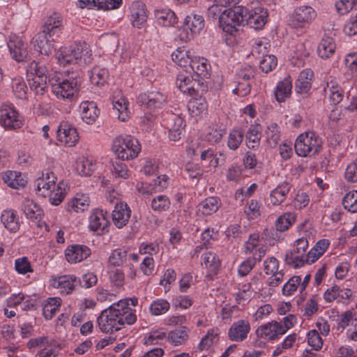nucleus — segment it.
Masks as SVG:
<instances>
[{
  "mask_svg": "<svg viewBox=\"0 0 357 357\" xmlns=\"http://www.w3.org/2000/svg\"><path fill=\"white\" fill-rule=\"evenodd\" d=\"M23 118L11 105H3L0 108V125L6 130H17L23 125Z\"/></svg>",
  "mask_w": 357,
  "mask_h": 357,
  "instance_id": "9",
  "label": "nucleus"
},
{
  "mask_svg": "<svg viewBox=\"0 0 357 357\" xmlns=\"http://www.w3.org/2000/svg\"><path fill=\"white\" fill-rule=\"evenodd\" d=\"M8 47L12 57L17 62L24 61L28 56L26 44L18 37L14 36L10 38Z\"/></svg>",
  "mask_w": 357,
  "mask_h": 357,
  "instance_id": "21",
  "label": "nucleus"
},
{
  "mask_svg": "<svg viewBox=\"0 0 357 357\" xmlns=\"http://www.w3.org/2000/svg\"><path fill=\"white\" fill-rule=\"evenodd\" d=\"M301 281V276L294 275L284 284L282 294L285 296H291L298 288Z\"/></svg>",
  "mask_w": 357,
  "mask_h": 357,
  "instance_id": "59",
  "label": "nucleus"
},
{
  "mask_svg": "<svg viewBox=\"0 0 357 357\" xmlns=\"http://www.w3.org/2000/svg\"><path fill=\"white\" fill-rule=\"evenodd\" d=\"M63 29V17L58 13H53L46 20L42 31L49 34V37L58 38Z\"/></svg>",
  "mask_w": 357,
  "mask_h": 357,
  "instance_id": "20",
  "label": "nucleus"
},
{
  "mask_svg": "<svg viewBox=\"0 0 357 357\" xmlns=\"http://www.w3.org/2000/svg\"><path fill=\"white\" fill-rule=\"evenodd\" d=\"M245 13L246 8L243 6L225 10L218 17L220 27L224 32L235 36L239 31V27L243 26V16H246Z\"/></svg>",
  "mask_w": 357,
  "mask_h": 357,
  "instance_id": "2",
  "label": "nucleus"
},
{
  "mask_svg": "<svg viewBox=\"0 0 357 357\" xmlns=\"http://www.w3.org/2000/svg\"><path fill=\"white\" fill-rule=\"evenodd\" d=\"M278 64L277 58L274 55H266L259 63L260 69L265 73L272 71Z\"/></svg>",
  "mask_w": 357,
  "mask_h": 357,
  "instance_id": "62",
  "label": "nucleus"
},
{
  "mask_svg": "<svg viewBox=\"0 0 357 357\" xmlns=\"http://www.w3.org/2000/svg\"><path fill=\"white\" fill-rule=\"evenodd\" d=\"M207 108V101L203 98H196L190 101L188 105L189 110L196 116L206 113Z\"/></svg>",
  "mask_w": 357,
  "mask_h": 357,
  "instance_id": "53",
  "label": "nucleus"
},
{
  "mask_svg": "<svg viewBox=\"0 0 357 357\" xmlns=\"http://www.w3.org/2000/svg\"><path fill=\"white\" fill-rule=\"evenodd\" d=\"M89 47L86 43H75L69 47H64L56 53V58L61 65L75 64L84 59V63L90 61Z\"/></svg>",
  "mask_w": 357,
  "mask_h": 357,
  "instance_id": "3",
  "label": "nucleus"
},
{
  "mask_svg": "<svg viewBox=\"0 0 357 357\" xmlns=\"http://www.w3.org/2000/svg\"><path fill=\"white\" fill-rule=\"evenodd\" d=\"M128 105V101L123 98L113 102L114 113L121 121H126L129 118Z\"/></svg>",
  "mask_w": 357,
  "mask_h": 357,
  "instance_id": "44",
  "label": "nucleus"
},
{
  "mask_svg": "<svg viewBox=\"0 0 357 357\" xmlns=\"http://www.w3.org/2000/svg\"><path fill=\"white\" fill-rule=\"evenodd\" d=\"M313 77V72L310 69L303 70L298 77L295 84L296 92L306 96L312 88L311 80Z\"/></svg>",
  "mask_w": 357,
  "mask_h": 357,
  "instance_id": "26",
  "label": "nucleus"
},
{
  "mask_svg": "<svg viewBox=\"0 0 357 357\" xmlns=\"http://www.w3.org/2000/svg\"><path fill=\"white\" fill-rule=\"evenodd\" d=\"M61 299L59 298H49L43 305V315L46 319H51L59 310Z\"/></svg>",
  "mask_w": 357,
  "mask_h": 357,
  "instance_id": "45",
  "label": "nucleus"
},
{
  "mask_svg": "<svg viewBox=\"0 0 357 357\" xmlns=\"http://www.w3.org/2000/svg\"><path fill=\"white\" fill-rule=\"evenodd\" d=\"M30 89L36 94L43 95L47 86V77H28Z\"/></svg>",
  "mask_w": 357,
  "mask_h": 357,
  "instance_id": "52",
  "label": "nucleus"
},
{
  "mask_svg": "<svg viewBox=\"0 0 357 357\" xmlns=\"http://www.w3.org/2000/svg\"><path fill=\"white\" fill-rule=\"evenodd\" d=\"M188 329L185 326L172 331L168 334V340L178 346L184 343L188 338Z\"/></svg>",
  "mask_w": 357,
  "mask_h": 357,
  "instance_id": "47",
  "label": "nucleus"
},
{
  "mask_svg": "<svg viewBox=\"0 0 357 357\" xmlns=\"http://www.w3.org/2000/svg\"><path fill=\"white\" fill-rule=\"evenodd\" d=\"M56 177L52 172L47 171L43 173L42 177H39L35 181L36 191L38 195L45 197L52 189L55 187Z\"/></svg>",
  "mask_w": 357,
  "mask_h": 357,
  "instance_id": "16",
  "label": "nucleus"
},
{
  "mask_svg": "<svg viewBox=\"0 0 357 357\" xmlns=\"http://www.w3.org/2000/svg\"><path fill=\"white\" fill-rule=\"evenodd\" d=\"M291 189V185L288 182H282L273 190L269 196L270 203L273 206L281 205L287 198Z\"/></svg>",
  "mask_w": 357,
  "mask_h": 357,
  "instance_id": "28",
  "label": "nucleus"
},
{
  "mask_svg": "<svg viewBox=\"0 0 357 357\" xmlns=\"http://www.w3.org/2000/svg\"><path fill=\"white\" fill-rule=\"evenodd\" d=\"M171 205L169 197L166 195H160L154 197L151 201V208L155 211H166Z\"/></svg>",
  "mask_w": 357,
  "mask_h": 357,
  "instance_id": "51",
  "label": "nucleus"
},
{
  "mask_svg": "<svg viewBox=\"0 0 357 357\" xmlns=\"http://www.w3.org/2000/svg\"><path fill=\"white\" fill-rule=\"evenodd\" d=\"M109 77V72L107 68L100 66L93 68L90 75V82L96 86H102Z\"/></svg>",
  "mask_w": 357,
  "mask_h": 357,
  "instance_id": "43",
  "label": "nucleus"
},
{
  "mask_svg": "<svg viewBox=\"0 0 357 357\" xmlns=\"http://www.w3.org/2000/svg\"><path fill=\"white\" fill-rule=\"evenodd\" d=\"M68 189V186L66 183L63 181L59 182L56 188L52 189L47 195L50 203L54 206L59 205L63 200Z\"/></svg>",
  "mask_w": 357,
  "mask_h": 357,
  "instance_id": "37",
  "label": "nucleus"
},
{
  "mask_svg": "<svg viewBox=\"0 0 357 357\" xmlns=\"http://www.w3.org/2000/svg\"><path fill=\"white\" fill-rule=\"evenodd\" d=\"M80 84V77L65 79L60 84H54L52 92L58 98L71 100L77 96Z\"/></svg>",
  "mask_w": 357,
  "mask_h": 357,
  "instance_id": "8",
  "label": "nucleus"
},
{
  "mask_svg": "<svg viewBox=\"0 0 357 357\" xmlns=\"http://www.w3.org/2000/svg\"><path fill=\"white\" fill-rule=\"evenodd\" d=\"M266 142L271 148H275L280 140L281 131L278 125L271 123L265 130Z\"/></svg>",
  "mask_w": 357,
  "mask_h": 357,
  "instance_id": "39",
  "label": "nucleus"
},
{
  "mask_svg": "<svg viewBox=\"0 0 357 357\" xmlns=\"http://www.w3.org/2000/svg\"><path fill=\"white\" fill-rule=\"evenodd\" d=\"M106 213L103 210L98 208L93 210L89 217V228L93 231L97 232L98 235L107 232V227L109 222L106 218Z\"/></svg>",
  "mask_w": 357,
  "mask_h": 357,
  "instance_id": "15",
  "label": "nucleus"
},
{
  "mask_svg": "<svg viewBox=\"0 0 357 357\" xmlns=\"http://www.w3.org/2000/svg\"><path fill=\"white\" fill-rule=\"evenodd\" d=\"M79 3L82 8L96 7L98 9L107 10L119 8L122 0H79Z\"/></svg>",
  "mask_w": 357,
  "mask_h": 357,
  "instance_id": "25",
  "label": "nucleus"
},
{
  "mask_svg": "<svg viewBox=\"0 0 357 357\" xmlns=\"http://www.w3.org/2000/svg\"><path fill=\"white\" fill-rule=\"evenodd\" d=\"M244 137V132L241 128H235L230 131L227 146L231 150H236L242 143Z\"/></svg>",
  "mask_w": 357,
  "mask_h": 357,
  "instance_id": "48",
  "label": "nucleus"
},
{
  "mask_svg": "<svg viewBox=\"0 0 357 357\" xmlns=\"http://www.w3.org/2000/svg\"><path fill=\"white\" fill-rule=\"evenodd\" d=\"M167 101V96L159 91H150L140 93L137 99L139 105L148 109L161 108Z\"/></svg>",
  "mask_w": 357,
  "mask_h": 357,
  "instance_id": "10",
  "label": "nucleus"
},
{
  "mask_svg": "<svg viewBox=\"0 0 357 357\" xmlns=\"http://www.w3.org/2000/svg\"><path fill=\"white\" fill-rule=\"evenodd\" d=\"M48 69L43 61H32L26 66L27 77H47Z\"/></svg>",
  "mask_w": 357,
  "mask_h": 357,
  "instance_id": "36",
  "label": "nucleus"
},
{
  "mask_svg": "<svg viewBox=\"0 0 357 357\" xmlns=\"http://www.w3.org/2000/svg\"><path fill=\"white\" fill-rule=\"evenodd\" d=\"M345 209L351 213L357 212V191H351L345 195L342 199Z\"/></svg>",
  "mask_w": 357,
  "mask_h": 357,
  "instance_id": "60",
  "label": "nucleus"
},
{
  "mask_svg": "<svg viewBox=\"0 0 357 357\" xmlns=\"http://www.w3.org/2000/svg\"><path fill=\"white\" fill-rule=\"evenodd\" d=\"M202 265L208 268L211 274H216L220 267L221 262L215 253L208 252L203 255Z\"/></svg>",
  "mask_w": 357,
  "mask_h": 357,
  "instance_id": "41",
  "label": "nucleus"
},
{
  "mask_svg": "<svg viewBox=\"0 0 357 357\" xmlns=\"http://www.w3.org/2000/svg\"><path fill=\"white\" fill-rule=\"evenodd\" d=\"M57 38L49 37V34L43 31L38 33L32 39L34 50L40 54L49 56L54 51V42Z\"/></svg>",
  "mask_w": 357,
  "mask_h": 357,
  "instance_id": "13",
  "label": "nucleus"
},
{
  "mask_svg": "<svg viewBox=\"0 0 357 357\" xmlns=\"http://www.w3.org/2000/svg\"><path fill=\"white\" fill-rule=\"evenodd\" d=\"M260 130L257 126H252L249 128L246 134L248 141L247 146L249 149H255L258 147L260 141Z\"/></svg>",
  "mask_w": 357,
  "mask_h": 357,
  "instance_id": "56",
  "label": "nucleus"
},
{
  "mask_svg": "<svg viewBox=\"0 0 357 357\" xmlns=\"http://www.w3.org/2000/svg\"><path fill=\"white\" fill-rule=\"evenodd\" d=\"M130 214L131 210L127 204L116 202L112 214L114 225L119 229L123 228L128 224Z\"/></svg>",
  "mask_w": 357,
  "mask_h": 357,
  "instance_id": "19",
  "label": "nucleus"
},
{
  "mask_svg": "<svg viewBox=\"0 0 357 357\" xmlns=\"http://www.w3.org/2000/svg\"><path fill=\"white\" fill-rule=\"evenodd\" d=\"M190 66L192 70L199 77H208V60L204 57H195L190 61Z\"/></svg>",
  "mask_w": 357,
  "mask_h": 357,
  "instance_id": "38",
  "label": "nucleus"
},
{
  "mask_svg": "<svg viewBox=\"0 0 357 357\" xmlns=\"http://www.w3.org/2000/svg\"><path fill=\"white\" fill-rule=\"evenodd\" d=\"M1 220L5 227L13 232H16L20 228L17 213L14 210H6L3 212Z\"/></svg>",
  "mask_w": 357,
  "mask_h": 357,
  "instance_id": "34",
  "label": "nucleus"
},
{
  "mask_svg": "<svg viewBox=\"0 0 357 357\" xmlns=\"http://www.w3.org/2000/svg\"><path fill=\"white\" fill-rule=\"evenodd\" d=\"M130 13L132 25L140 29L147 20L145 5L141 1L134 2L131 6Z\"/></svg>",
  "mask_w": 357,
  "mask_h": 357,
  "instance_id": "27",
  "label": "nucleus"
},
{
  "mask_svg": "<svg viewBox=\"0 0 357 357\" xmlns=\"http://www.w3.org/2000/svg\"><path fill=\"white\" fill-rule=\"evenodd\" d=\"M279 322L273 321L266 324L261 326L257 330L258 336L266 337L270 340H275L279 335H282L279 331Z\"/></svg>",
  "mask_w": 357,
  "mask_h": 357,
  "instance_id": "33",
  "label": "nucleus"
},
{
  "mask_svg": "<svg viewBox=\"0 0 357 357\" xmlns=\"http://www.w3.org/2000/svg\"><path fill=\"white\" fill-rule=\"evenodd\" d=\"M329 91V98L333 105L340 103L344 97V91L337 84L333 83H327L325 91Z\"/></svg>",
  "mask_w": 357,
  "mask_h": 357,
  "instance_id": "49",
  "label": "nucleus"
},
{
  "mask_svg": "<svg viewBox=\"0 0 357 357\" xmlns=\"http://www.w3.org/2000/svg\"><path fill=\"white\" fill-rule=\"evenodd\" d=\"M128 252L126 250H115L112 252L109 258V263L114 266H119L126 261Z\"/></svg>",
  "mask_w": 357,
  "mask_h": 357,
  "instance_id": "63",
  "label": "nucleus"
},
{
  "mask_svg": "<svg viewBox=\"0 0 357 357\" xmlns=\"http://www.w3.org/2000/svg\"><path fill=\"white\" fill-rule=\"evenodd\" d=\"M164 123L169 131H183L185 126L183 118L174 114H169Z\"/></svg>",
  "mask_w": 357,
  "mask_h": 357,
  "instance_id": "46",
  "label": "nucleus"
},
{
  "mask_svg": "<svg viewBox=\"0 0 357 357\" xmlns=\"http://www.w3.org/2000/svg\"><path fill=\"white\" fill-rule=\"evenodd\" d=\"M90 200L88 196L82 195L80 197L73 199L67 203L66 208L68 211H75L77 213L86 210L89 206Z\"/></svg>",
  "mask_w": 357,
  "mask_h": 357,
  "instance_id": "42",
  "label": "nucleus"
},
{
  "mask_svg": "<svg viewBox=\"0 0 357 357\" xmlns=\"http://www.w3.org/2000/svg\"><path fill=\"white\" fill-rule=\"evenodd\" d=\"M176 84L179 90L184 93L194 95L198 93L199 82L187 72H181L177 75Z\"/></svg>",
  "mask_w": 357,
  "mask_h": 357,
  "instance_id": "17",
  "label": "nucleus"
},
{
  "mask_svg": "<svg viewBox=\"0 0 357 357\" xmlns=\"http://www.w3.org/2000/svg\"><path fill=\"white\" fill-rule=\"evenodd\" d=\"M321 139L314 132L301 134L296 139L294 149L298 155L312 156L317 153L321 146Z\"/></svg>",
  "mask_w": 357,
  "mask_h": 357,
  "instance_id": "5",
  "label": "nucleus"
},
{
  "mask_svg": "<svg viewBox=\"0 0 357 357\" xmlns=\"http://www.w3.org/2000/svg\"><path fill=\"white\" fill-rule=\"evenodd\" d=\"M316 16V11L312 7L301 6L294 10L289 24L294 28L303 27L314 20Z\"/></svg>",
  "mask_w": 357,
  "mask_h": 357,
  "instance_id": "11",
  "label": "nucleus"
},
{
  "mask_svg": "<svg viewBox=\"0 0 357 357\" xmlns=\"http://www.w3.org/2000/svg\"><path fill=\"white\" fill-rule=\"evenodd\" d=\"M2 179L9 187L19 189L26 185V177L20 172L8 171L2 176Z\"/></svg>",
  "mask_w": 357,
  "mask_h": 357,
  "instance_id": "30",
  "label": "nucleus"
},
{
  "mask_svg": "<svg viewBox=\"0 0 357 357\" xmlns=\"http://www.w3.org/2000/svg\"><path fill=\"white\" fill-rule=\"evenodd\" d=\"M220 206V202L216 197H210L202 201L198 206L199 211L205 215L216 212Z\"/></svg>",
  "mask_w": 357,
  "mask_h": 357,
  "instance_id": "40",
  "label": "nucleus"
},
{
  "mask_svg": "<svg viewBox=\"0 0 357 357\" xmlns=\"http://www.w3.org/2000/svg\"><path fill=\"white\" fill-rule=\"evenodd\" d=\"M292 82L290 77H285L279 82L275 90V97L278 102H284L291 95Z\"/></svg>",
  "mask_w": 357,
  "mask_h": 357,
  "instance_id": "32",
  "label": "nucleus"
},
{
  "mask_svg": "<svg viewBox=\"0 0 357 357\" xmlns=\"http://www.w3.org/2000/svg\"><path fill=\"white\" fill-rule=\"evenodd\" d=\"M155 17L158 24L164 26H173L177 22L175 13L167 8L156 10Z\"/></svg>",
  "mask_w": 357,
  "mask_h": 357,
  "instance_id": "35",
  "label": "nucleus"
},
{
  "mask_svg": "<svg viewBox=\"0 0 357 357\" xmlns=\"http://www.w3.org/2000/svg\"><path fill=\"white\" fill-rule=\"evenodd\" d=\"M91 250L84 245L68 246L65 251L66 260L70 264L80 262L91 255Z\"/></svg>",
  "mask_w": 357,
  "mask_h": 357,
  "instance_id": "18",
  "label": "nucleus"
},
{
  "mask_svg": "<svg viewBox=\"0 0 357 357\" xmlns=\"http://www.w3.org/2000/svg\"><path fill=\"white\" fill-rule=\"evenodd\" d=\"M112 172L118 177L126 178L128 176L126 165L122 161L121 158H116L112 160Z\"/></svg>",
  "mask_w": 357,
  "mask_h": 357,
  "instance_id": "58",
  "label": "nucleus"
},
{
  "mask_svg": "<svg viewBox=\"0 0 357 357\" xmlns=\"http://www.w3.org/2000/svg\"><path fill=\"white\" fill-rule=\"evenodd\" d=\"M246 16H243V26L248 25L255 30L261 29L267 22L268 16L266 9L261 7L251 10L246 8Z\"/></svg>",
  "mask_w": 357,
  "mask_h": 357,
  "instance_id": "12",
  "label": "nucleus"
},
{
  "mask_svg": "<svg viewBox=\"0 0 357 357\" xmlns=\"http://www.w3.org/2000/svg\"><path fill=\"white\" fill-rule=\"evenodd\" d=\"M78 284L77 278L74 275H62L54 280L53 285L61 289L62 293L70 294Z\"/></svg>",
  "mask_w": 357,
  "mask_h": 357,
  "instance_id": "31",
  "label": "nucleus"
},
{
  "mask_svg": "<svg viewBox=\"0 0 357 357\" xmlns=\"http://www.w3.org/2000/svg\"><path fill=\"white\" fill-rule=\"evenodd\" d=\"M204 27V20L202 16L193 15L187 16L183 26L178 30V36L183 41L193 38L195 34L199 33Z\"/></svg>",
  "mask_w": 357,
  "mask_h": 357,
  "instance_id": "7",
  "label": "nucleus"
},
{
  "mask_svg": "<svg viewBox=\"0 0 357 357\" xmlns=\"http://www.w3.org/2000/svg\"><path fill=\"white\" fill-rule=\"evenodd\" d=\"M21 208L26 217L31 221L38 223L42 220L43 211L33 200L25 199L22 202Z\"/></svg>",
  "mask_w": 357,
  "mask_h": 357,
  "instance_id": "24",
  "label": "nucleus"
},
{
  "mask_svg": "<svg viewBox=\"0 0 357 357\" xmlns=\"http://www.w3.org/2000/svg\"><path fill=\"white\" fill-rule=\"evenodd\" d=\"M137 321L135 310L129 307L127 300H121L102 311L97 319L100 330L112 333L121 330L125 324L132 325Z\"/></svg>",
  "mask_w": 357,
  "mask_h": 357,
  "instance_id": "1",
  "label": "nucleus"
},
{
  "mask_svg": "<svg viewBox=\"0 0 357 357\" xmlns=\"http://www.w3.org/2000/svg\"><path fill=\"white\" fill-rule=\"evenodd\" d=\"M58 140L65 146L71 147L79 140L77 129L68 121H62L57 130Z\"/></svg>",
  "mask_w": 357,
  "mask_h": 357,
  "instance_id": "14",
  "label": "nucleus"
},
{
  "mask_svg": "<svg viewBox=\"0 0 357 357\" xmlns=\"http://www.w3.org/2000/svg\"><path fill=\"white\" fill-rule=\"evenodd\" d=\"M250 330L248 321L241 319L234 323L228 332L229 339L235 342H242L248 335Z\"/></svg>",
  "mask_w": 357,
  "mask_h": 357,
  "instance_id": "22",
  "label": "nucleus"
},
{
  "mask_svg": "<svg viewBox=\"0 0 357 357\" xmlns=\"http://www.w3.org/2000/svg\"><path fill=\"white\" fill-rule=\"evenodd\" d=\"M308 248V241L302 237L297 239L292 249L287 251L285 255L284 261L286 264L297 268L304 266V258Z\"/></svg>",
  "mask_w": 357,
  "mask_h": 357,
  "instance_id": "6",
  "label": "nucleus"
},
{
  "mask_svg": "<svg viewBox=\"0 0 357 357\" xmlns=\"http://www.w3.org/2000/svg\"><path fill=\"white\" fill-rule=\"evenodd\" d=\"M93 169L94 165L88 159L81 158L77 161L76 170L81 176H90Z\"/></svg>",
  "mask_w": 357,
  "mask_h": 357,
  "instance_id": "61",
  "label": "nucleus"
},
{
  "mask_svg": "<svg viewBox=\"0 0 357 357\" xmlns=\"http://www.w3.org/2000/svg\"><path fill=\"white\" fill-rule=\"evenodd\" d=\"M336 45L332 37L325 36L319 42L317 47V54L319 57L326 59L332 56L335 51Z\"/></svg>",
  "mask_w": 357,
  "mask_h": 357,
  "instance_id": "29",
  "label": "nucleus"
},
{
  "mask_svg": "<svg viewBox=\"0 0 357 357\" xmlns=\"http://www.w3.org/2000/svg\"><path fill=\"white\" fill-rule=\"evenodd\" d=\"M219 331L218 328L209 330L207 334L202 339L199 348L200 350L208 349L214 342L218 340Z\"/></svg>",
  "mask_w": 357,
  "mask_h": 357,
  "instance_id": "54",
  "label": "nucleus"
},
{
  "mask_svg": "<svg viewBox=\"0 0 357 357\" xmlns=\"http://www.w3.org/2000/svg\"><path fill=\"white\" fill-rule=\"evenodd\" d=\"M169 308L170 304L167 301L157 299L151 303L149 310L151 314L158 316L166 313Z\"/></svg>",
  "mask_w": 357,
  "mask_h": 357,
  "instance_id": "55",
  "label": "nucleus"
},
{
  "mask_svg": "<svg viewBox=\"0 0 357 357\" xmlns=\"http://www.w3.org/2000/svg\"><path fill=\"white\" fill-rule=\"evenodd\" d=\"M252 284L251 283H246L241 286L238 292L236 293V301L241 304L245 301H249L252 296Z\"/></svg>",
  "mask_w": 357,
  "mask_h": 357,
  "instance_id": "64",
  "label": "nucleus"
},
{
  "mask_svg": "<svg viewBox=\"0 0 357 357\" xmlns=\"http://www.w3.org/2000/svg\"><path fill=\"white\" fill-rule=\"evenodd\" d=\"M12 87L17 98L20 99L26 98L28 88L22 77H16L13 79L12 82Z\"/></svg>",
  "mask_w": 357,
  "mask_h": 357,
  "instance_id": "57",
  "label": "nucleus"
},
{
  "mask_svg": "<svg viewBox=\"0 0 357 357\" xmlns=\"http://www.w3.org/2000/svg\"><path fill=\"white\" fill-rule=\"evenodd\" d=\"M81 118L86 123L93 124L100 114V110L93 101H84L79 105Z\"/></svg>",
  "mask_w": 357,
  "mask_h": 357,
  "instance_id": "23",
  "label": "nucleus"
},
{
  "mask_svg": "<svg viewBox=\"0 0 357 357\" xmlns=\"http://www.w3.org/2000/svg\"><path fill=\"white\" fill-rule=\"evenodd\" d=\"M112 151L119 158L128 160L138 155L141 151V145L132 136L120 135L114 140Z\"/></svg>",
  "mask_w": 357,
  "mask_h": 357,
  "instance_id": "4",
  "label": "nucleus"
},
{
  "mask_svg": "<svg viewBox=\"0 0 357 357\" xmlns=\"http://www.w3.org/2000/svg\"><path fill=\"white\" fill-rule=\"evenodd\" d=\"M294 222L295 215L291 213H286L276 220L275 226L277 231L282 232L287 230Z\"/></svg>",
  "mask_w": 357,
  "mask_h": 357,
  "instance_id": "50",
  "label": "nucleus"
}]
</instances>
